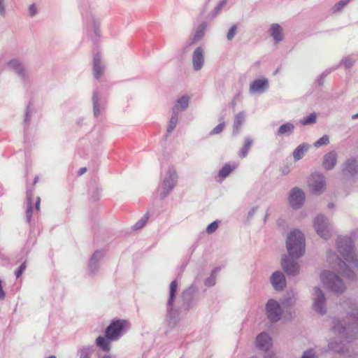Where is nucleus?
<instances>
[{
	"instance_id": "1",
	"label": "nucleus",
	"mask_w": 358,
	"mask_h": 358,
	"mask_svg": "<svg viewBox=\"0 0 358 358\" xmlns=\"http://www.w3.org/2000/svg\"><path fill=\"white\" fill-rule=\"evenodd\" d=\"M337 249L345 259L342 262L334 254L329 252L327 258L332 268L341 275L351 278L354 275V269L358 268V259L353 250L352 242L350 238H339L336 243Z\"/></svg>"
},
{
	"instance_id": "2",
	"label": "nucleus",
	"mask_w": 358,
	"mask_h": 358,
	"mask_svg": "<svg viewBox=\"0 0 358 358\" xmlns=\"http://www.w3.org/2000/svg\"><path fill=\"white\" fill-rule=\"evenodd\" d=\"M129 322L126 320H116L111 322L106 329L105 336H99L96 338V345L103 352H109L111 342L118 340L129 328Z\"/></svg>"
},
{
	"instance_id": "3",
	"label": "nucleus",
	"mask_w": 358,
	"mask_h": 358,
	"mask_svg": "<svg viewBox=\"0 0 358 358\" xmlns=\"http://www.w3.org/2000/svg\"><path fill=\"white\" fill-rule=\"evenodd\" d=\"M286 247L289 255L293 258H299L305 252V239L300 231L294 230L288 235Z\"/></svg>"
},
{
	"instance_id": "4",
	"label": "nucleus",
	"mask_w": 358,
	"mask_h": 358,
	"mask_svg": "<svg viewBox=\"0 0 358 358\" xmlns=\"http://www.w3.org/2000/svg\"><path fill=\"white\" fill-rule=\"evenodd\" d=\"M322 282L331 291L341 293L345 289V286L341 279L330 271H324L321 274Z\"/></svg>"
},
{
	"instance_id": "5",
	"label": "nucleus",
	"mask_w": 358,
	"mask_h": 358,
	"mask_svg": "<svg viewBox=\"0 0 358 358\" xmlns=\"http://www.w3.org/2000/svg\"><path fill=\"white\" fill-rule=\"evenodd\" d=\"M308 186L311 189L313 193H322L324 190L326 186L324 176L319 173L313 174L308 180Z\"/></svg>"
},
{
	"instance_id": "6",
	"label": "nucleus",
	"mask_w": 358,
	"mask_h": 358,
	"mask_svg": "<svg viewBox=\"0 0 358 358\" xmlns=\"http://www.w3.org/2000/svg\"><path fill=\"white\" fill-rule=\"evenodd\" d=\"M266 315L272 322L278 321L281 315V309L278 303L273 299L269 300L266 306Z\"/></svg>"
},
{
	"instance_id": "7",
	"label": "nucleus",
	"mask_w": 358,
	"mask_h": 358,
	"mask_svg": "<svg viewBox=\"0 0 358 358\" xmlns=\"http://www.w3.org/2000/svg\"><path fill=\"white\" fill-rule=\"evenodd\" d=\"M314 227L317 234L324 238L327 239L330 237V231L328 229L327 225L325 222L324 217L322 215L317 216L314 222Z\"/></svg>"
},
{
	"instance_id": "8",
	"label": "nucleus",
	"mask_w": 358,
	"mask_h": 358,
	"mask_svg": "<svg viewBox=\"0 0 358 358\" xmlns=\"http://www.w3.org/2000/svg\"><path fill=\"white\" fill-rule=\"evenodd\" d=\"M305 199L304 193L297 187L294 188L290 194L289 202L292 207L299 208Z\"/></svg>"
},
{
	"instance_id": "9",
	"label": "nucleus",
	"mask_w": 358,
	"mask_h": 358,
	"mask_svg": "<svg viewBox=\"0 0 358 358\" xmlns=\"http://www.w3.org/2000/svg\"><path fill=\"white\" fill-rule=\"evenodd\" d=\"M315 298L313 306L316 311L320 313L321 315L325 313V297L322 292L318 287L315 288Z\"/></svg>"
},
{
	"instance_id": "10",
	"label": "nucleus",
	"mask_w": 358,
	"mask_h": 358,
	"mask_svg": "<svg viewBox=\"0 0 358 358\" xmlns=\"http://www.w3.org/2000/svg\"><path fill=\"white\" fill-rule=\"evenodd\" d=\"M192 62L194 70H200L204 63L203 51L201 48H197L192 55Z\"/></svg>"
},
{
	"instance_id": "11",
	"label": "nucleus",
	"mask_w": 358,
	"mask_h": 358,
	"mask_svg": "<svg viewBox=\"0 0 358 358\" xmlns=\"http://www.w3.org/2000/svg\"><path fill=\"white\" fill-rule=\"evenodd\" d=\"M271 283L275 289H282L286 285V281L284 275L280 272H275L271 278Z\"/></svg>"
},
{
	"instance_id": "12",
	"label": "nucleus",
	"mask_w": 358,
	"mask_h": 358,
	"mask_svg": "<svg viewBox=\"0 0 358 358\" xmlns=\"http://www.w3.org/2000/svg\"><path fill=\"white\" fill-rule=\"evenodd\" d=\"M257 346L262 350L268 349L271 345V338L266 333H261L257 337Z\"/></svg>"
},
{
	"instance_id": "13",
	"label": "nucleus",
	"mask_w": 358,
	"mask_h": 358,
	"mask_svg": "<svg viewBox=\"0 0 358 358\" xmlns=\"http://www.w3.org/2000/svg\"><path fill=\"white\" fill-rule=\"evenodd\" d=\"M282 266L288 275H295L299 272V266L294 262H288L287 257L282 259Z\"/></svg>"
},
{
	"instance_id": "14",
	"label": "nucleus",
	"mask_w": 358,
	"mask_h": 358,
	"mask_svg": "<svg viewBox=\"0 0 358 358\" xmlns=\"http://www.w3.org/2000/svg\"><path fill=\"white\" fill-rule=\"evenodd\" d=\"M337 162V155L335 152H330L324 157L323 166L327 170H330L334 167Z\"/></svg>"
},
{
	"instance_id": "15",
	"label": "nucleus",
	"mask_w": 358,
	"mask_h": 358,
	"mask_svg": "<svg viewBox=\"0 0 358 358\" xmlns=\"http://www.w3.org/2000/svg\"><path fill=\"white\" fill-rule=\"evenodd\" d=\"M268 81L266 79H258L251 83L250 90L252 92H259L267 86Z\"/></svg>"
},
{
	"instance_id": "16",
	"label": "nucleus",
	"mask_w": 358,
	"mask_h": 358,
	"mask_svg": "<svg viewBox=\"0 0 358 358\" xmlns=\"http://www.w3.org/2000/svg\"><path fill=\"white\" fill-rule=\"evenodd\" d=\"M93 71L94 76L99 78L103 72V69L101 65V58L99 54H96L94 58Z\"/></svg>"
},
{
	"instance_id": "17",
	"label": "nucleus",
	"mask_w": 358,
	"mask_h": 358,
	"mask_svg": "<svg viewBox=\"0 0 358 358\" xmlns=\"http://www.w3.org/2000/svg\"><path fill=\"white\" fill-rule=\"evenodd\" d=\"M294 130V125L292 123L287 122L282 124L277 131V135H290Z\"/></svg>"
},
{
	"instance_id": "18",
	"label": "nucleus",
	"mask_w": 358,
	"mask_h": 358,
	"mask_svg": "<svg viewBox=\"0 0 358 358\" xmlns=\"http://www.w3.org/2000/svg\"><path fill=\"white\" fill-rule=\"evenodd\" d=\"M309 145L308 144H301L299 145L293 152V157L295 160L301 159L309 148Z\"/></svg>"
},
{
	"instance_id": "19",
	"label": "nucleus",
	"mask_w": 358,
	"mask_h": 358,
	"mask_svg": "<svg viewBox=\"0 0 358 358\" xmlns=\"http://www.w3.org/2000/svg\"><path fill=\"white\" fill-rule=\"evenodd\" d=\"M271 35L277 43L282 41V34L281 27L278 24H272L271 27Z\"/></svg>"
},
{
	"instance_id": "20",
	"label": "nucleus",
	"mask_w": 358,
	"mask_h": 358,
	"mask_svg": "<svg viewBox=\"0 0 358 358\" xmlns=\"http://www.w3.org/2000/svg\"><path fill=\"white\" fill-rule=\"evenodd\" d=\"M189 104V97L184 96H182L180 99H179L177 101V103L176 106L173 107V113H176L178 110H185Z\"/></svg>"
},
{
	"instance_id": "21",
	"label": "nucleus",
	"mask_w": 358,
	"mask_h": 358,
	"mask_svg": "<svg viewBox=\"0 0 358 358\" xmlns=\"http://www.w3.org/2000/svg\"><path fill=\"white\" fill-rule=\"evenodd\" d=\"M358 168V164L357 161L355 160H348L345 163V166L343 169V171L348 174L353 175L354 173H357V170Z\"/></svg>"
},
{
	"instance_id": "22",
	"label": "nucleus",
	"mask_w": 358,
	"mask_h": 358,
	"mask_svg": "<svg viewBox=\"0 0 358 358\" xmlns=\"http://www.w3.org/2000/svg\"><path fill=\"white\" fill-rule=\"evenodd\" d=\"M237 166H238L236 164H234L233 165H230L229 164H225L219 171V177L222 178L227 177L231 172V171L235 169Z\"/></svg>"
},
{
	"instance_id": "23",
	"label": "nucleus",
	"mask_w": 358,
	"mask_h": 358,
	"mask_svg": "<svg viewBox=\"0 0 358 358\" xmlns=\"http://www.w3.org/2000/svg\"><path fill=\"white\" fill-rule=\"evenodd\" d=\"M206 28L207 24L206 22H203L199 26L193 38L192 43H196L203 37Z\"/></svg>"
},
{
	"instance_id": "24",
	"label": "nucleus",
	"mask_w": 358,
	"mask_h": 358,
	"mask_svg": "<svg viewBox=\"0 0 358 358\" xmlns=\"http://www.w3.org/2000/svg\"><path fill=\"white\" fill-rule=\"evenodd\" d=\"M33 206L31 201V192H27V210L26 212L27 219L28 222H30L32 216Z\"/></svg>"
},
{
	"instance_id": "25",
	"label": "nucleus",
	"mask_w": 358,
	"mask_h": 358,
	"mask_svg": "<svg viewBox=\"0 0 358 358\" xmlns=\"http://www.w3.org/2000/svg\"><path fill=\"white\" fill-rule=\"evenodd\" d=\"M177 287H178L177 281L176 280L172 281L170 285V299H169L170 304H172V303L173 301V299L175 297V294H176V292L177 289Z\"/></svg>"
},
{
	"instance_id": "26",
	"label": "nucleus",
	"mask_w": 358,
	"mask_h": 358,
	"mask_svg": "<svg viewBox=\"0 0 358 358\" xmlns=\"http://www.w3.org/2000/svg\"><path fill=\"white\" fill-rule=\"evenodd\" d=\"M244 120V115L243 113H239L238 115H236L235 117V120L234 122V127L235 129L238 130L240 127L241 126Z\"/></svg>"
},
{
	"instance_id": "27",
	"label": "nucleus",
	"mask_w": 358,
	"mask_h": 358,
	"mask_svg": "<svg viewBox=\"0 0 358 358\" xmlns=\"http://www.w3.org/2000/svg\"><path fill=\"white\" fill-rule=\"evenodd\" d=\"M329 143V138L327 135L323 136L322 138L318 139L315 143L314 146L319 148L322 145H327Z\"/></svg>"
},
{
	"instance_id": "28",
	"label": "nucleus",
	"mask_w": 358,
	"mask_h": 358,
	"mask_svg": "<svg viewBox=\"0 0 358 358\" xmlns=\"http://www.w3.org/2000/svg\"><path fill=\"white\" fill-rule=\"evenodd\" d=\"M316 122V115L315 113L310 114L307 117L301 120V122L303 125L313 124Z\"/></svg>"
},
{
	"instance_id": "29",
	"label": "nucleus",
	"mask_w": 358,
	"mask_h": 358,
	"mask_svg": "<svg viewBox=\"0 0 358 358\" xmlns=\"http://www.w3.org/2000/svg\"><path fill=\"white\" fill-rule=\"evenodd\" d=\"M9 66L13 69H15L19 73L22 72V65L17 60H11L9 62Z\"/></svg>"
},
{
	"instance_id": "30",
	"label": "nucleus",
	"mask_w": 358,
	"mask_h": 358,
	"mask_svg": "<svg viewBox=\"0 0 358 358\" xmlns=\"http://www.w3.org/2000/svg\"><path fill=\"white\" fill-rule=\"evenodd\" d=\"M178 122V117L177 115L172 116L170 120L169 124L168 126L167 131L169 133L171 132L176 127Z\"/></svg>"
},
{
	"instance_id": "31",
	"label": "nucleus",
	"mask_w": 358,
	"mask_h": 358,
	"mask_svg": "<svg viewBox=\"0 0 358 358\" xmlns=\"http://www.w3.org/2000/svg\"><path fill=\"white\" fill-rule=\"evenodd\" d=\"M217 228H218V222L214 221L207 227L206 232L208 234H211L213 232H215Z\"/></svg>"
},
{
	"instance_id": "32",
	"label": "nucleus",
	"mask_w": 358,
	"mask_h": 358,
	"mask_svg": "<svg viewBox=\"0 0 358 358\" xmlns=\"http://www.w3.org/2000/svg\"><path fill=\"white\" fill-rule=\"evenodd\" d=\"M225 124L224 122L220 123L217 126H216L210 132V134H218L221 133L224 128Z\"/></svg>"
},
{
	"instance_id": "33",
	"label": "nucleus",
	"mask_w": 358,
	"mask_h": 358,
	"mask_svg": "<svg viewBox=\"0 0 358 358\" xmlns=\"http://www.w3.org/2000/svg\"><path fill=\"white\" fill-rule=\"evenodd\" d=\"M348 1L349 0H341L340 2H338L334 6V11L337 12L341 10L343 8V6L348 3Z\"/></svg>"
},
{
	"instance_id": "34",
	"label": "nucleus",
	"mask_w": 358,
	"mask_h": 358,
	"mask_svg": "<svg viewBox=\"0 0 358 358\" xmlns=\"http://www.w3.org/2000/svg\"><path fill=\"white\" fill-rule=\"evenodd\" d=\"M148 220V216L146 214V215H145V216L141 220H139L138 222L136 223L135 228L136 229H141V228H142L143 227L145 226V224H146Z\"/></svg>"
},
{
	"instance_id": "35",
	"label": "nucleus",
	"mask_w": 358,
	"mask_h": 358,
	"mask_svg": "<svg viewBox=\"0 0 358 358\" xmlns=\"http://www.w3.org/2000/svg\"><path fill=\"white\" fill-rule=\"evenodd\" d=\"M237 27L236 25H233L229 30L227 34V39L231 41L234 37L236 32Z\"/></svg>"
},
{
	"instance_id": "36",
	"label": "nucleus",
	"mask_w": 358,
	"mask_h": 358,
	"mask_svg": "<svg viewBox=\"0 0 358 358\" xmlns=\"http://www.w3.org/2000/svg\"><path fill=\"white\" fill-rule=\"evenodd\" d=\"M26 268H27V264H26V262H24V263H22L20 265L18 270L15 273V275H16L17 278H20L22 275L23 272L25 271Z\"/></svg>"
},
{
	"instance_id": "37",
	"label": "nucleus",
	"mask_w": 358,
	"mask_h": 358,
	"mask_svg": "<svg viewBox=\"0 0 358 358\" xmlns=\"http://www.w3.org/2000/svg\"><path fill=\"white\" fill-rule=\"evenodd\" d=\"M251 145H252V141H250L249 139H246L245 141L243 148H245V151L243 155H241V157H245L247 155L248 150H249L250 147L251 146Z\"/></svg>"
},
{
	"instance_id": "38",
	"label": "nucleus",
	"mask_w": 358,
	"mask_h": 358,
	"mask_svg": "<svg viewBox=\"0 0 358 358\" xmlns=\"http://www.w3.org/2000/svg\"><path fill=\"white\" fill-rule=\"evenodd\" d=\"M90 351L88 349H83L80 352V358H90Z\"/></svg>"
},
{
	"instance_id": "39",
	"label": "nucleus",
	"mask_w": 358,
	"mask_h": 358,
	"mask_svg": "<svg viewBox=\"0 0 358 358\" xmlns=\"http://www.w3.org/2000/svg\"><path fill=\"white\" fill-rule=\"evenodd\" d=\"M301 358H315V354L313 353V350H309L304 352Z\"/></svg>"
},
{
	"instance_id": "40",
	"label": "nucleus",
	"mask_w": 358,
	"mask_h": 358,
	"mask_svg": "<svg viewBox=\"0 0 358 358\" xmlns=\"http://www.w3.org/2000/svg\"><path fill=\"white\" fill-rule=\"evenodd\" d=\"M6 297V293L3 289L2 280L0 279V299L3 300Z\"/></svg>"
},
{
	"instance_id": "41",
	"label": "nucleus",
	"mask_w": 358,
	"mask_h": 358,
	"mask_svg": "<svg viewBox=\"0 0 358 358\" xmlns=\"http://www.w3.org/2000/svg\"><path fill=\"white\" fill-rule=\"evenodd\" d=\"M29 10L30 15H34L36 13V8L35 5H34V4L31 5L29 6Z\"/></svg>"
},
{
	"instance_id": "42",
	"label": "nucleus",
	"mask_w": 358,
	"mask_h": 358,
	"mask_svg": "<svg viewBox=\"0 0 358 358\" xmlns=\"http://www.w3.org/2000/svg\"><path fill=\"white\" fill-rule=\"evenodd\" d=\"M40 204H41V199H40V197L38 196L36 198V203H35L36 209L37 210H40Z\"/></svg>"
},
{
	"instance_id": "43",
	"label": "nucleus",
	"mask_w": 358,
	"mask_h": 358,
	"mask_svg": "<svg viewBox=\"0 0 358 358\" xmlns=\"http://www.w3.org/2000/svg\"><path fill=\"white\" fill-rule=\"evenodd\" d=\"M168 185H169V189H171L175 184L173 182H172L171 184L170 183V185H169V182L168 180H164V187H166V186H168Z\"/></svg>"
},
{
	"instance_id": "44",
	"label": "nucleus",
	"mask_w": 358,
	"mask_h": 358,
	"mask_svg": "<svg viewBox=\"0 0 358 358\" xmlns=\"http://www.w3.org/2000/svg\"><path fill=\"white\" fill-rule=\"evenodd\" d=\"M3 0H0V13L3 14L4 13V7L3 5Z\"/></svg>"
},
{
	"instance_id": "45",
	"label": "nucleus",
	"mask_w": 358,
	"mask_h": 358,
	"mask_svg": "<svg viewBox=\"0 0 358 358\" xmlns=\"http://www.w3.org/2000/svg\"><path fill=\"white\" fill-rule=\"evenodd\" d=\"M86 171H87V169L85 167L80 169L78 171V175L81 176V175L84 174L86 172Z\"/></svg>"
},
{
	"instance_id": "46",
	"label": "nucleus",
	"mask_w": 358,
	"mask_h": 358,
	"mask_svg": "<svg viewBox=\"0 0 358 358\" xmlns=\"http://www.w3.org/2000/svg\"><path fill=\"white\" fill-rule=\"evenodd\" d=\"M334 329L335 331H338L339 333H341V329H340L338 324V325H334Z\"/></svg>"
},
{
	"instance_id": "47",
	"label": "nucleus",
	"mask_w": 358,
	"mask_h": 358,
	"mask_svg": "<svg viewBox=\"0 0 358 358\" xmlns=\"http://www.w3.org/2000/svg\"><path fill=\"white\" fill-rule=\"evenodd\" d=\"M245 148H243L241 151V153H240V156L241 157V155H243L245 153Z\"/></svg>"
},
{
	"instance_id": "48",
	"label": "nucleus",
	"mask_w": 358,
	"mask_h": 358,
	"mask_svg": "<svg viewBox=\"0 0 358 358\" xmlns=\"http://www.w3.org/2000/svg\"><path fill=\"white\" fill-rule=\"evenodd\" d=\"M38 176H36L35 178H34V184H36L37 182H38Z\"/></svg>"
},
{
	"instance_id": "49",
	"label": "nucleus",
	"mask_w": 358,
	"mask_h": 358,
	"mask_svg": "<svg viewBox=\"0 0 358 358\" xmlns=\"http://www.w3.org/2000/svg\"><path fill=\"white\" fill-rule=\"evenodd\" d=\"M103 358H111L110 355H104Z\"/></svg>"
},
{
	"instance_id": "50",
	"label": "nucleus",
	"mask_w": 358,
	"mask_h": 358,
	"mask_svg": "<svg viewBox=\"0 0 358 358\" xmlns=\"http://www.w3.org/2000/svg\"><path fill=\"white\" fill-rule=\"evenodd\" d=\"M266 358H275L274 356L270 355L268 357H266Z\"/></svg>"
},
{
	"instance_id": "51",
	"label": "nucleus",
	"mask_w": 358,
	"mask_h": 358,
	"mask_svg": "<svg viewBox=\"0 0 358 358\" xmlns=\"http://www.w3.org/2000/svg\"><path fill=\"white\" fill-rule=\"evenodd\" d=\"M354 117H358V113L355 115H354Z\"/></svg>"
},
{
	"instance_id": "52",
	"label": "nucleus",
	"mask_w": 358,
	"mask_h": 358,
	"mask_svg": "<svg viewBox=\"0 0 358 358\" xmlns=\"http://www.w3.org/2000/svg\"><path fill=\"white\" fill-rule=\"evenodd\" d=\"M48 358H56V357H54V356H51V357H48Z\"/></svg>"
},
{
	"instance_id": "53",
	"label": "nucleus",
	"mask_w": 358,
	"mask_h": 358,
	"mask_svg": "<svg viewBox=\"0 0 358 358\" xmlns=\"http://www.w3.org/2000/svg\"><path fill=\"white\" fill-rule=\"evenodd\" d=\"M251 358H256V357H251Z\"/></svg>"
}]
</instances>
